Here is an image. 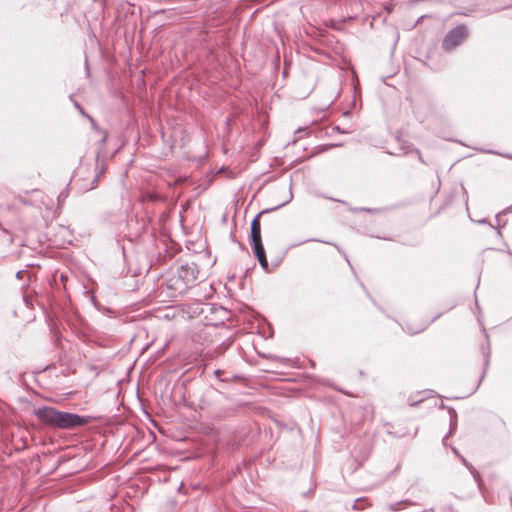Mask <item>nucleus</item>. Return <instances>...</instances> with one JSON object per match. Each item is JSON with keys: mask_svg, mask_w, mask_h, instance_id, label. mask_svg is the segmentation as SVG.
Segmentation results:
<instances>
[{"mask_svg": "<svg viewBox=\"0 0 512 512\" xmlns=\"http://www.w3.org/2000/svg\"><path fill=\"white\" fill-rule=\"evenodd\" d=\"M34 414L44 425L57 429H74L87 425L93 420L91 416H80L48 406L36 409Z\"/></svg>", "mask_w": 512, "mask_h": 512, "instance_id": "obj_1", "label": "nucleus"}, {"mask_svg": "<svg viewBox=\"0 0 512 512\" xmlns=\"http://www.w3.org/2000/svg\"><path fill=\"white\" fill-rule=\"evenodd\" d=\"M467 28L464 25L456 26L445 36L442 47L445 51H451L460 45L467 37Z\"/></svg>", "mask_w": 512, "mask_h": 512, "instance_id": "obj_2", "label": "nucleus"}, {"mask_svg": "<svg viewBox=\"0 0 512 512\" xmlns=\"http://www.w3.org/2000/svg\"><path fill=\"white\" fill-rule=\"evenodd\" d=\"M198 275L199 269L194 262L181 265L177 271L178 279L182 281L184 286L193 284L198 279Z\"/></svg>", "mask_w": 512, "mask_h": 512, "instance_id": "obj_3", "label": "nucleus"}, {"mask_svg": "<svg viewBox=\"0 0 512 512\" xmlns=\"http://www.w3.org/2000/svg\"><path fill=\"white\" fill-rule=\"evenodd\" d=\"M253 251L259 261V264L262 268L266 269L268 267V261L266 258L265 250L262 244V239L260 240H253Z\"/></svg>", "mask_w": 512, "mask_h": 512, "instance_id": "obj_4", "label": "nucleus"}, {"mask_svg": "<svg viewBox=\"0 0 512 512\" xmlns=\"http://www.w3.org/2000/svg\"><path fill=\"white\" fill-rule=\"evenodd\" d=\"M263 212L259 213L254 217L251 222V240H260L261 239V225L259 217Z\"/></svg>", "mask_w": 512, "mask_h": 512, "instance_id": "obj_5", "label": "nucleus"}, {"mask_svg": "<svg viewBox=\"0 0 512 512\" xmlns=\"http://www.w3.org/2000/svg\"><path fill=\"white\" fill-rule=\"evenodd\" d=\"M75 394H76L75 392H67V393L63 394V397H59V398L53 399L52 401H54L56 403H62L64 401H66V400L71 399Z\"/></svg>", "mask_w": 512, "mask_h": 512, "instance_id": "obj_6", "label": "nucleus"}, {"mask_svg": "<svg viewBox=\"0 0 512 512\" xmlns=\"http://www.w3.org/2000/svg\"><path fill=\"white\" fill-rule=\"evenodd\" d=\"M98 180H99V174H97V175H95L93 177L92 184H91V186L89 188H87V190H90V189H93V188L97 187Z\"/></svg>", "mask_w": 512, "mask_h": 512, "instance_id": "obj_7", "label": "nucleus"}, {"mask_svg": "<svg viewBox=\"0 0 512 512\" xmlns=\"http://www.w3.org/2000/svg\"><path fill=\"white\" fill-rule=\"evenodd\" d=\"M424 329H425V326H421V327H419V328H417V329H411V328H408V332H409L410 334H417V333H419V332L423 331Z\"/></svg>", "mask_w": 512, "mask_h": 512, "instance_id": "obj_8", "label": "nucleus"}, {"mask_svg": "<svg viewBox=\"0 0 512 512\" xmlns=\"http://www.w3.org/2000/svg\"><path fill=\"white\" fill-rule=\"evenodd\" d=\"M223 171H224V167H221V168L219 169V172H223Z\"/></svg>", "mask_w": 512, "mask_h": 512, "instance_id": "obj_9", "label": "nucleus"}]
</instances>
